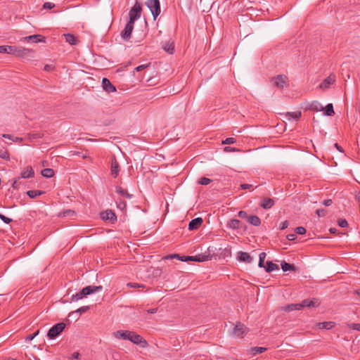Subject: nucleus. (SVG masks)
<instances>
[{"label": "nucleus", "instance_id": "f257e3e1", "mask_svg": "<svg viewBox=\"0 0 360 360\" xmlns=\"http://www.w3.org/2000/svg\"><path fill=\"white\" fill-rule=\"evenodd\" d=\"M103 290L102 285H88L83 288L79 292H77L75 295H72L71 297V300L72 302H77L87 295L101 292Z\"/></svg>", "mask_w": 360, "mask_h": 360}, {"label": "nucleus", "instance_id": "f03ea898", "mask_svg": "<svg viewBox=\"0 0 360 360\" xmlns=\"http://www.w3.org/2000/svg\"><path fill=\"white\" fill-rule=\"evenodd\" d=\"M103 290L102 285H88L83 288L79 292H77L75 295H72L71 297V300L72 302H77L87 295L101 292Z\"/></svg>", "mask_w": 360, "mask_h": 360}, {"label": "nucleus", "instance_id": "7ed1b4c3", "mask_svg": "<svg viewBox=\"0 0 360 360\" xmlns=\"http://www.w3.org/2000/svg\"><path fill=\"white\" fill-rule=\"evenodd\" d=\"M65 326V323L60 322L52 326L47 333V337L49 339L54 340L63 331Z\"/></svg>", "mask_w": 360, "mask_h": 360}, {"label": "nucleus", "instance_id": "20e7f679", "mask_svg": "<svg viewBox=\"0 0 360 360\" xmlns=\"http://www.w3.org/2000/svg\"><path fill=\"white\" fill-rule=\"evenodd\" d=\"M146 5L151 11L154 20L160 15L161 8L159 0H147Z\"/></svg>", "mask_w": 360, "mask_h": 360}, {"label": "nucleus", "instance_id": "39448f33", "mask_svg": "<svg viewBox=\"0 0 360 360\" xmlns=\"http://www.w3.org/2000/svg\"><path fill=\"white\" fill-rule=\"evenodd\" d=\"M142 12L141 6L136 2L135 5L131 8L129 13L130 22L134 23V22L141 17Z\"/></svg>", "mask_w": 360, "mask_h": 360}, {"label": "nucleus", "instance_id": "423d86ee", "mask_svg": "<svg viewBox=\"0 0 360 360\" xmlns=\"http://www.w3.org/2000/svg\"><path fill=\"white\" fill-rule=\"evenodd\" d=\"M274 86L278 89H283L288 86V78L285 75H278L272 78Z\"/></svg>", "mask_w": 360, "mask_h": 360}, {"label": "nucleus", "instance_id": "0eeeda50", "mask_svg": "<svg viewBox=\"0 0 360 360\" xmlns=\"http://www.w3.org/2000/svg\"><path fill=\"white\" fill-rule=\"evenodd\" d=\"M128 340L131 341L135 345H140L142 347H146L148 345L147 341L135 332L130 331Z\"/></svg>", "mask_w": 360, "mask_h": 360}, {"label": "nucleus", "instance_id": "6e6552de", "mask_svg": "<svg viewBox=\"0 0 360 360\" xmlns=\"http://www.w3.org/2000/svg\"><path fill=\"white\" fill-rule=\"evenodd\" d=\"M248 332V328L240 322H237L233 328V334L239 338H243Z\"/></svg>", "mask_w": 360, "mask_h": 360}, {"label": "nucleus", "instance_id": "1a4fd4ad", "mask_svg": "<svg viewBox=\"0 0 360 360\" xmlns=\"http://www.w3.org/2000/svg\"><path fill=\"white\" fill-rule=\"evenodd\" d=\"M101 218L105 221H109L114 224L117 221V216L110 210H107L105 212H101Z\"/></svg>", "mask_w": 360, "mask_h": 360}, {"label": "nucleus", "instance_id": "9d476101", "mask_svg": "<svg viewBox=\"0 0 360 360\" xmlns=\"http://www.w3.org/2000/svg\"><path fill=\"white\" fill-rule=\"evenodd\" d=\"M22 41L38 43V42H46V37L41 34H34L27 37H25L20 39Z\"/></svg>", "mask_w": 360, "mask_h": 360}, {"label": "nucleus", "instance_id": "9b49d317", "mask_svg": "<svg viewBox=\"0 0 360 360\" xmlns=\"http://www.w3.org/2000/svg\"><path fill=\"white\" fill-rule=\"evenodd\" d=\"M134 23L129 21L125 25L124 29L122 31L121 36L124 40H129L130 39L134 29Z\"/></svg>", "mask_w": 360, "mask_h": 360}, {"label": "nucleus", "instance_id": "f8f14e48", "mask_svg": "<svg viewBox=\"0 0 360 360\" xmlns=\"http://www.w3.org/2000/svg\"><path fill=\"white\" fill-rule=\"evenodd\" d=\"M320 302L316 298H313L312 300L305 299L300 303V309L304 307H317L319 305Z\"/></svg>", "mask_w": 360, "mask_h": 360}, {"label": "nucleus", "instance_id": "ddd939ff", "mask_svg": "<svg viewBox=\"0 0 360 360\" xmlns=\"http://www.w3.org/2000/svg\"><path fill=\"white\" fill-rule=\"evenodd\" d=\"M120 171V165L118 162L117 161L115 157H113L112 162H111V167H110V174L114 177L116 178Z\"/></svg>", "mask_w": 360, "mask_h": 360}, {"label": "nucleus", "instance_id": "4468645a", "mask_svg": "<svg viewBox=\"0 0 360 360\" xmlns=\"http://www.w3.org/2000/svg\"><path fill=\"white\" fill-rule=\"evenodd\" d=\"M102 86L103 89L108 93H112L116 91L115 86L110 82L107 78H103L102 80Z\"/></svg>", "mask_w": 360, "mask_h": 360}, {"label": "nucleus", "instance_id": "2eb2a0df", "mask_svg": "<svg viewBox=\"0 0 360 360\" xmlns=\"http://www.w3.org/2000/svg\"><path fill=\"white\" fill-rule=\"evenodd\" d=\"M238 259L239 261L245 263H251L253 260L249 253L242 251L238 252Z\"/></svg>", "mask_w": 360, "mask_h": 360}, {"label": "nucleus", "instance_id": "dca6fc26", "mask_svg": "<svg viewBox=\"0 0 360 360\" xmlns=\"http://www.w3.org/2000/svg\"><path fill=\"white\" fill-rule=\"evenodd\" d=\"M335 81V76L334 75H330L326 78L320 84L321 89H327L329 86L333 84Z\"/></svg>", "mask_w": 360, "mask_h": 360}, {"label": "nucleus", "instance_id": "f3484780", "mask_svg": "<svg viewBox=\"0 0 360 360\" xmlns=\"http://www.w3.org/2000/svg\"><path fill=\"white\" fill-rule=\"evenodd\" d=\"M34 175V172L32 167L31 166H27L24 169L23 171L21 172L20 178L29 179L33 177Z\"/></svg>", "mask_w": 360, "mask_h": 360}, {"label": "nucleus", "instance_id": "a211bd4d", "mask_svg": "<svg viewBox=\"0 0 360 360\" xmlns=\"http://www.w3.org/2000/svg\"><path fill=\"white\" fill-rule=\"evenodd\" d=\"M202 221H203L202 219L200 217H197L195 219H192L188 224V229L189 230L198 229L202 224Z\"/></svg>", "mask_w": 360, "mask_h": 360}, {"label": "nucleus", "instance_id": "6ab92c4d", "mask_svg": "<svg viewBox=\"0 0 360 360\" xmlns=\"http://www.w3.org/2000/svg\"><path fill=\"white\" fill-rule=\"evenodd\" d=\"M275 204L274 199L270 198H264L260 203V206L265 210L271 208Z\"/></svg>", "mask_w": 360, "mask_h": 360}, {"label": "nucleus", "instance_id": "aec40b11", "mask_svg": "<svg viewBox=\"0 0 360 360\" xmlns=\"http://www.w3.org/2000/svg\"><path fill=\"white\" fill-rule=\"evenodd\" d=\"M16 46H0V53H8L14 55L16 53Z\"/></svg>", "mask_w": 360, "mask_h": 360}, {"label": "nucleus", "instance_id": "412c9836", "mask_svg": "<svg viewBox=\"0 0 360 360\" xmlns=\"http://www.w3.org/2000/svg\"><path fill=\"white\" fill-rule=\"evenodd\" d=\"M129 335H130L129 330H117L113 333V336L115 338L127 340L129 339Z\"/></svg>", "mask_w": 360, "mask_h": 360}, {"label": "nucleus", "instance_id": "4be33fe9", "mask_svg": "<svg viewBox=\"0 0 360 360\" xmlns=\"http://www.w3.org/2000/svg\"><path fill=\"white\" fill-rule=\"evenodd\" d=\"M316 326L319 329L329 330L335 326V323L333 321L319 322L316 324Z\"/></svg>", "mask_w": 360, "mask_h": 360}, {"label": "nucleus", "instance_id": "5701e85b", "mask_svg": "<svg viewBox=\"0 0 360 360\" xmlns=\"http://www.w3.org/2000/svg\"><path fill=\"white\" fill-rule=\"evenodd\" d=\"M173 258H178L179 260L182 262H187V261H193V256H182L180 257L177 254L170 255L165 257V259H173Z\"/></svg>", "mask_w": 360, "mask_h": 360}, {"label": "nucleus", "instance_id": "b1692460", "mask_svg": "<svg viewBox=\"0 0 360 360\" xmlns=\"http://www.w3.org/2000/svg\"><path fill=\"white\" fill-rule=\"evenodd\" d=\"M227 227L231 229H238L241 227V221L238 219H231L227 223Z\"/></svg>", "mask_w": 360, "mask_h": 360}, {"label": "nucleus", "instance_id": "393cba45", "mask_svg": "<svg viewBox=\"0 0 360 360\" xmlns=\"http://www.w3.org/2000/svg\"><path fill=\"white\" fill-rule=\"evenodd\" d=\"M248 221L250 224L258 226L261 224V219L259 217L256 215H251L248 217Z\"/></svg>", "mask_w": 360, "mask_h": 360}, {"label": "nucleus", "instance_id": "a878e982", "mask_svg": "<svg viewBox=\"0 0 360 360\" xmlns=\"http://www.w3.org/2000/svg\"><path fill=\"white\" fill-rule=\"evenodd\" d=\"M63 36L65 37L66 42L70 45H76L78 42L77 38L72 34H64Z\"/></svg>", "mask_w": 360, "mask_h": 360}, {"label": "nucleus", "instance_id": "bb28decb", "mask_svg": "<svg viewBox=\"0 0 360 360\" xmlns=\"http://www.w3.org/2000/svg\"><path fill=\"white\" fill-rule=\"evenodd\" d=\"M115 192L127 198L131 199L133 197V195L128 193V191L125 189H123L121 186L115 187Z\"/></svg>", "mask_w": 360, "mask_h": 360}, {"label": "nucleus", "instance_id": "cd10ccee", "mask_svg": "<svg viewBox=\"0 0 360 360\" xmlns=\"http://www.w3.org/2000/svg\"><path fill=\"white\" fill-rule=\"evenodd\" d=\"M193 261L198 262H202L208 261L210 259V255L200 254L198 255L193 256Z\"/></svg>", "mask_w": 360, "mask_h": 360}, {"label": "nucleus", "instance_id": "c85d7f7f", "mask_svg": "<svg viewBox=\"0 0 360 360\" xmlns=\"http://www.w3.org/2000/svg\"><path fill=\"white\" fill-rule=\"evenodd\" d=\"M16 53H14V56H18V57H24L29 54L30 52H31L30 49H25V48H18L16 46Z\"/></svg>", "mask_w": 360, "mask_h": 360}, {"label": "nucleus", "instance_id": "c756f323", "mask_svg": "<svg viewBox=\"0 0 360 360\" xmlns=\"http://www.w3.org/2000/svg\"><path fill=\"white\" fill-rule=\"evenodd\" d=\"M302 115L301 111H295V112H288L285 114V117L288 120H290L292 119L293 120H299Z\"/></svg>", "mask_w": 360, "mask_h": 360}, {"label": "nucleus", "instance_id": "7c9ffc66", "mask_svg": "<svg viewBox=\"0 0 360 360\" xmlns=\"http://www.w3.org/2000/svg\"><path fill=\"white\" fill-rule=\"evenodd\" d=\"M264 268L265 269V271L269 273L279 269V267L277 264L270 261L266 262V265L264 266Z\"/></svg>", "mask_w": 360, "mask_h": 360}, {"label": "nucleus", "instance_id": "2f4dec72", "mask_svg": "<svg viewBox=\"0 0 360 360\" xmlns=\"http://www.w3.org/2000/svg\"><path fill=\"white\" fill-rule=\"evenodd\" d=\"M300 305L299 304H290L283 307V310L285 311H291L294 310H300Z\"/></svg>", "mask_w": 360, "mask_h": 360}, {"label": "nucleus", "instance_id": "473e14b6", "mask_svg": "<svg viewBox=\"0 0 360 360\" xmlns=\"http://www.w3.org/2000/svg\"><path fill=\"white\" fill-rule=\"evenodd\" d=\"M44 193V191H39V190H31V191H28L27 192V195L30 198H35L37 196H39V195H42Z\"/></svg>", "mask_w": 360, "mask_h": 360}, {"label": "nucleus", "instance_id": "72a5a7b5", "mask_svg": "<svg viewBox=\"0 0 360 360\" xmlns=\"http://www.w3.org/2000/svg\"><path fill=\"white\" fill-rule=\"evenodd\" d=\"M281 265V269L283 271H290V270H291V271L295 270V266L293 264L287 263L285 261L282 262Z\"/></svg>", "mask_w": 360, "mask_h": 360}, {"label": "nucleus", "instance_id": "f704fd0d", "mask_svg": "<svg viewBox=\"0 0 360 360\" xmlns=\"http://www.w3.org/2000/svg\"><path fill=\"white\" fill-rule=\"evenodd\" d=\"M54 171L51 168H46L41 171V175L46 178H51L54 176Z\"/></svg>", "mask_w": 360, "mask_h": 360}, {"label": "nucleus", "instance_id": "c9c22d12", "mask_svg": "<svg viewBox=\"0 0 360 360\" xmlns=\"http://www.w3.org/2000/svg\"><path fill=\"white\" fill-rule=\"evenodd\" d=\"M325 115L327 116H333L335 115L333 105L332 103L328 104L325 108Z\"/></svg>", "mask_w": 360, "mask_h": 360}, {"label": "nucleus", "instance_id": "e433bc0d", "mask_svg": "<svg viewBox=\"0 0 360 360\" xmlns=\"http://www.w3.org/2000/svg\"><path fill=\"white\" fill-rule=\"evenodd\" d=\"M163 49L169 53H173L174 46L172 43L168 41L163 46Z\"/></svg>", "mask_w": 360, "mask_h": 360}, {"label": "nucleus", "instance_id": "4c0bfd02", "mask_svg": "<svg viewBox=\"0 0 360 360\" xmlns=\"http://www.w3.org/2000/svg\"><path fill=\"white\" fill-rule=\"evenodd\" d=\"M266 349H267L266 347H255L251 348V353L253 355H256L257 354L262 353V352H265Z\"/></svg>", "mask_w": 360, "mask_h": 360}, {"label": "nucleus", "instance_id": "58836bf2", "mask_svg": "<svg viewBox=\"0 0 360 360\" xmlns=\"http://www.w3.org/2000/svg\"><path fill=\"white\" fill-rule=\"evenodd\" d=\"M311 108L315 111H320L323 110V107L321 104L317 101H314L311 105Z\"/></svg>", "mask_w": 360, "mask_h": 360}, {"label": "nucleus", "instance_id": "ea45409f", "mask_svg": "<svg viewBox=\"0 0 360 360\" xmlns=\"http://www.w3.org/2000/svg\"><path fill=\"white\" fill-rule=\"evenodd\" d=\"M266 256V254L264 252H262L259 255V264L258 265L261 268L264 267V262Z\"/></svg>", "mask_w": 360, "mask_h": 360}, {"label": "nucleus", "instance_id": "a19ab883", "mask_svg": "<svg viewBox=\"0 0 360 360\" xmlns=\"http://www.w3.org/2000/svg\"><path fill=\"white\" fill-rule=\"evenodd\" d=\"M0 158L8 160L10 159L9 153L7 150L2 148L0 149Z\"/></svg>", "mask_w": 360, "mask_h": 360}, {"label": "nucleus", "instance_id": "79ce46f5", "mask_svg": "<svg viewBox=\"0 0 360 360\" xmlns=\"http://www.w3.org/2000/svg\"><path fill=\"white\" fill-rule=\"evenodd\" d=\"M75 214V211L72 210H66L60 213V216L63 217H72Z\"/></svg>", "mask_w": 360, "mask_h": 360}, {"label": "nucleus", "instance_id": "37998d69", "mask_svg": "<svg viewBox=\"0 0 360 360\" xmlns=\"http://www.w3.org/2000/svg\"><path fill=\"white\" fill-rule=\"evenodd\" d=\"M117 207L118 209L123 211L127 207V203L125 201L122 200H119L118 201H117Z\"/></svg>", "mask_w": 360, "mask_h": 360}, {"label": "nucleus", "instance_id": "c03bdc74", "mask_svg": "<svg viewBox=\"0 0 360 360\" xmlns=\"http://www.w3.org/2000/svg\"><path fill=\"white\" fill-rule=\"evenodd\" d=\"M211 182H212V180L207 177H202L198 181V184H200L201 185H208Z\"/></svg>", "mask_w": 360, "mask_h": 360}, {"label": "nucleus", "instance_id": "a18cd8bd", "mask_svg": "<svg viewBox=\"0 0 360 360\" xmlns=\"http://www.w3.org/2000/svg\"><path fill=\"white\" fill-rule=\"evenodd\" d=\"M297 234L303 235L306 233V229L303 226H298L295 229Z\"/></svg>", "mask_w": 360, "mask_h": 360}, {"label": "nucleus", "instance_id": "49530a36", "mask_svg": "<svg viewBox=\"0 0 360 360\" xmlns=\"http://www.w3.org/2000/svg\"><path fill=\"white\" fill-rule=\"evenodd\" d=\"M236 140L234 138L229 137L226 138L225 140L222 141V144H233L236 143Z\"/></svg>", "mask_w": 360, "mask_h": 360}, {"label": "nucleus", "instance_id": "de8ad7c7", "mask_svg": "<svg viewBox=\"0 0 360 360\" xmlns=\"http://www.w3.org/2000/svg\"><path fill=\"white\" fill-rule=\"evenodd\" d=\"M0 219L6 224H9L12 221V219L11 218H8L1 213H0Z\"/></svg>", "mask_w": 360, "mask_h": 360}, {"label": "nucleus", "instance_id": "09e8293b", "mask_svg": "<svg viewBox=\"0 0 360 360\" xmlns=\"http://www.w3.org/2000/svg\"><path fill=\"white\" fill-rule=\"evenodd\" d=\"M316 213L319 217H323L326 214V210L324 209H319L316 211Z\"/></svg>", "mask_w": 360, "mask_h": 360}, {"label": "nucleus", "instance_id": "8fccbe9b", "mask_svg": "<svg viewBox=\"0 0 360 360\" xmlns=\"http://www.w3.org/2000/svg\"><path fill=\"white\" fill-rule=\"evenodd\" d=\"M338 225L342 228H345L348 226V223L346 219H342L338 220Z\"/></svg>", "mask_w": 360, "mask_h": 360}, {"label": "nucleus", "instance_id": "3c124183", "mask_svg": "<svg viewBox=\"0 0 360 360\" xmlns=\"http://www.w3.org/2000/svg\"><path fill=\"white\" fill-rule=\"evenodd\" d=\"M89 309V306H84V307H82L79 308L78 309H77V311L75 312L82 314V313L86 312Z\"/></svg>", "mask_w": 360, "mask_h": 360}, {"label": "nucleus", "instance_id": "603ef678", "mask_svg": "<svg viewBox=\"0 0 360 360\" xmlns=\"http://www.w3.org/2000/svg\"><path fill=\"white\" fill-rule=\"evenodd\" d=\"M20 178L18 177L17 179H15L13 184H12V188H14V189H18L19 188V185L20 184Z\"/></svg>", "mask_w": 360, "mask_h": 360}, {"label": "nucleus", "instance_id": "864d4df0", "mask_svg": "<svg viewBox=\"0 0 360 360\" xmlns=\"http://www.w3.org/2000/svg\"><path fill=\"white\" fill-rule=\"evenodd\" d=\"M288 221L285 220L280 224L279 229L280 230H284L288 228Z\"/></svg>", "mask_w": 360, "mask_h": 360}, {"label": "nucleus", "instance_id": "5fc2aeb1", "mask_svg": "<svg viewBox=\"0 0 360 360\" xmlns=\"http://www.w3.org/2000/svg\"><path fill=\"white\" fill-rule=\"evenodd\" d=\"M238 216L240 218L245 219L246 218L248 219V217H249L245 211L240 210L238 213Z\"/></svg>", "mask_w": 360, "mask_h": 360}, {"label": "nucleus", "instance_id": "6e6d98bb", "mask_svg": "<svg viewBox=\"0 0 360 360\" xmlns=\"http://www.w3.org/2000/svg\"><path fill=\"white\" fill-rule=\"evenodd\" d=\"M54 6H55V4L51 2H46L43 5L44 8H49V9H51V8H54Z\"/></svg>", "mask_w": 360, "mask_h": 360}, {"label": "nucleus", "instance_id": "4d7b16f0", "mask_svg": "<svg viewBox=\"0 0 360 360\" xmlns=\"http://www.w3.org/2000/svg\"><path fill=\"white\" fill-rule=\"evenodd\" d=\"M127 285L130 287V288H143V285L139 284V283H128L127 284Z\"/></svg>", "mask_w": 360, "mask_h": 360}, {"label": "nucleus", "instance_id": "13d9d810", "mask_svg": "<svg viewBox=\"0 0 360 360\" xmlns=\"http://www.w3.org/2000/svg\"><path fill=\"white\" fill-rule=\"evenodd\" d=\"M349 328L353 329V330H356L360 331V323H352L349 326Z\"/></svg>", "mask_w": 360, "mask_h": 360}, {"label": "nucleus", "instance_id": "bf43d9fd", "mask_svg": "<svg viewBox=\"0 0 360 360\" xmlns=\"http://www.w3.org/2000/svg\"><path fill=\"white\" fill-rule=\"evenodd\" d=\"M286 238L288 240L292 241L297 238V236L295 233H290L287 235Z\"/></svg>", "mask_w": 360, "mask_h": 360}, {"label": "nucleus", "instance_id": "052dcab7", "mask_svg": "<svg viewBox=\"0 0 360 360\" xmlns=\"http://www.w3.org/2000/svg\"><path fill=\"white\" fill-rule=\"evenodd\" d=\"M149 66V64H146V65H139L138 67H136L135 68V70L137 71V72H139V71H141L142 70L145 69L146 68L148 67Z\"/></svg>", "mask_w": 360, "mask_h": 360}, {"label": "nucleus", "instance_id": "680f3d73", "mask_svg": "<svg viewBox=\"0 0 360 360\" xmlns=\"http://www.w3.org/2000/svg\"><path fill=\"white\" fill-rule=\"evenodd\" d=\"M43 136V134H40V133H35V134H32V135H30V138H32V139H41L42 138Z\"/></svg>", "mask_w": 360, "mask_h": 360}, {"label": "nucleus", "instance_id": "e2e57ef3", "mask_svg": "<svg viewBox=\"0 0 360 360\" xmlns=\"http://www.w3.org/2000/svg\"><path fill=\"white\" fill-rule=\"evenodd\" d=\"M252 187V184H243L240 185V188L242 189H248V188H250Z\"/></svg>", "mask_w": 360, "mask_h": 360}, {"label": "nucleus", "instance_id": "0e129e2a", "mask_svg": "<svg viewBox=\"0 0 360 360\" xmlns=\"http://www.w3.org/2000/svg\"><path fill=\"white\" fill-rule=\"evenodd\" d=\"M333 201L331 199H327V200H325L323 202V205H324L325 206H330L331 205Z\"/></svg>", "mask_w": 360, "mask_h": 360}, {"label": "nucleus", "instance_id": "69168bd1", "mask_svg": "<svg viewBox=\"0 0 360 360\" xmlns=\"http://www.w3.org/2000/svg\"><path fill=\"white\" fill-rule=\"evenodd\" d=\"M72 357L75 359H79L80 358V354L78 352H75L72 354Z\"/></svg>", "mask_w": 360, "mask_h": 360}, {"label": "nucleus", "instance_id": "338daca9", "mask_svg": "<svg viewBox=\"0 0 360 360\" xmlns=\"http://www.w3.org/2000/svg\"><path fill=\"white\" fill-rule=\"evenodd\" d=\"M158 311V308H153L147 310L148 314H155Z\"/></svg>", "mask_w": 360, "mask_h": 360}, {"label": "nucleus", "instance_id": "774afa93", "mask_svg": "<svg viewBox=\"0 0 360 360\" xmlns=\"http://www.w3.org/2000/svg\"><path fill=\"white\" fill-rule=\"evenodd\" d=\"M224 150L225 151H236V149L234 148H231L229 146H226V147L224 148Z\"/></svg>", "mask_w": 360, "mask_h": 360}]
</instances>
